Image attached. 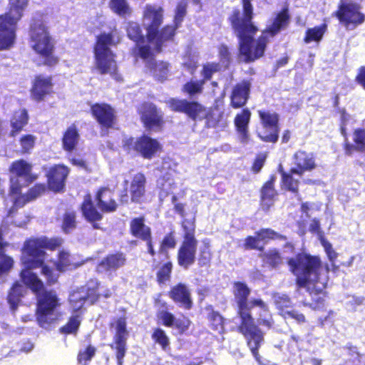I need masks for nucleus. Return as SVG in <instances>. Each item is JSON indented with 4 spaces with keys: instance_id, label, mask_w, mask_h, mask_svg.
I'll list each match as a JSON object with an SVG mask.
<instances>
[{
    "instance_id": "20e7f679",
    "label": "nucleus",
    "mask_w": 365,
    "mask_h": 365,
    "mask_svg": "<svg viewBox=\"0 0 365 365\" xmlns=\"http://www.w3.org/2000/svg\"><path fill=\"white\" fill-rule=\"evenodd\" d=\"M250 293V290L245 284L242 282L235 284L234 295L238 306V314L242 321L240 330L245 336L253 356L259 361V356L257 350L263 341V334L255 325L250 314L251 299L247 300Z\"/></svg>"
},
{
    "instance_id": "9b49d317",
    "label": "nucleus",
    "mask_w": 365,
    "mask_h": 365,
    "mask_svg": "<svg viewBox=\"0 0 365 365\" xmlns=\"http://www.w3.org/2000/svg\"><path fill=\"white\" fill-rule=\"evenodd\" d=\"M29 221V217L24 213H15L14 208H12L8 215L3 220L0 227V275L9 272L14 264L11 257L3 253V241L1 236L9 231V226L23 227Z\"/></svg>"
},
{
    "instance_id": "37998d69",
    "label": "nucleus",
    "mask_w": 365,
    "mask_h": 365,
    "mask_svg": "<svg viewBox=\"0 0 365 365\" xmlns=\"http://www.w3.org/2000/svg\"><path fill=\"white\" fill-rule=\"evenodd\" d=\"M327 30V25L322 24L319 26H315L312 29H309L306 32V36L304 41L309 43L312 41L319 42L322 38L325 31Z\"/></svg>"
},
{
    "instance_id": "a878e982",
    "label": "nucleus",
    "mask_w": 365,
    "mask_h": 365,
    "mask_svg": "<svg viewBox=\"0 0 365 365\" xmlns=\"http://www.w3.org/2000/svg\"><path fill=\"white\" fill-rule=\"evenodd\" d=\"M145 184L146 178L143 173H138L134 175L130 187V192L133 202H141L145 193Z\"/></svg>"
},
{
    "instance_id": "39448f33",
    "label": "nucleus",
    "mask_w": 365,
    "mask_h": 365,
    "mask_svg": "<svg viewBox=\"0 0 365 365\" xmlns=\"http://www.w3.org/2000/svg\"><path fill=\"white\" fill-rule=\"evenodd\" d=\"M118 41L116 31L103 33L98 36L94 47V69L100 74H110L117 80H119L116 73L117 65L110 46Z\"/></svg>"
},
{
    "instance_id": "a19ab883",
    "label": "nucleus",
    "mask_w": 365,
    "mask_h": 365,
    "mask_svg": "<svg viewBox=\"0 0 365 365\" xmlns=\"http://www.w3.org/2000/svg\"><path fill=\"white\" fill-rule=\"evenodd\" d=\"M28 118V113L25 109H21L15 112L11 120L12 126V135H14L15 133L21 130L23 127L27 124Z\"/></svg>"
},
{
    "instance_id": "79ce46f5",
    "label": "nucleus",
    "mask_w": 365,
    "mask_h": 365,
    "mask_svg": "<svg viewBox=\"0 0 365 365\" xmlns=\"http://www.w3.org/2000/svg\"><path fill=\"white\" fill-rule=\"evenodd\" d=\"M26 292V288L19 282H16L14 284L8 296V301L12 309H14L17 307L20 301V297H22Z\"/></svg>"
},
{
    "instance_id": "864d4df0",
    "label": "nucleus",
    "mask_w": 365,
    "mask_h": 365,
    "mask_svg": "<svg viewBox=\"0 0 365 365\" xmlns=\"http://www.w3.org/2000/svg\"><path fill=\"white\" fill-rule=\"evenodd\" d=\"M172 270V264L167 262L162 266L158 272V279L159 282L163 283L168 280L170 277V274Z\"/></svg>"
},
{
    "instance_id": "5fc2aeb1",
    "label": "nucleus",
    "mask_w": 365,
    "mask_h": 365,
    "mask_svg": "<svg viewBox=\"0 0 365 365\" xmlns=\"http://www.w3.org/2000/svg\"><path fill=\"white\" fill-rule=\"evenodd\" d=\"M209 317L213 329L219 332L221 331L223 329L222 317L217 312H212Z\"/></svg>"
},
{
    "instance_id": "a18cd8bd",
    "label": "nucleus",
    "mask_w": 365,
    "mask_h": 365,
    "mask_svg": "<svg viewBox=\"0 0 365 365\" xmlns=\"http://www.w3.org/2000/svg\"><path fill=\"white\" fill-rule=\"evenodd\" d=\"M153 339L166 351L170 346V339L166 333L161 329H155L152 334Z\"/></svg>"
},
{
    "instance_id": "cd10ccee",
    "label": "nucleus",
    "mask_w": 365,
    "mask_h": 365,
    "mask_svg": "<svg viewBox=\"0 0 365 365\" xmlns=\"http://www.w3.org/2000/svg\"><path fill=\"white\" fill-rule=\"evenodd\" d=\"M125 259L122 254L111 255L103 259L97 266V271L101 273H109L122 267Z\"/></svg>"
},
{
    "instance_id": "de8ad7c7",
    "label": "nucleus",
    "mask_w": 365,
    "mask_h": 365,
    "mask_svg": "<svg viewBox=\"0 0 365 365\" xmlns=\"http://www.w3.org/2000/svg\"><path fill=\"white\" fill-rule=\"evenodd\" d=\"M263 261L272 267H276L282 262L279 252L273 249L265 252L262 255Z\"/></svg>"
},
{
    "instance_id": "c03bdc74",
    "label": "nucleus",
    "mask_w": 365,
    "mask_h": 365,
    "mask_svg": "<svg viewBox=\"0 0 365 365\" xmlns=\"http://www.w3.org/2000/svg\"><path fill=\"white\" fill-rule=\"evenodd\" d=\"M82 312H73L68 322L61 329L65 334H72L77 331L81 324V314Z\"/></svg>"
},
{
    "instance_id": "338daca9",
    "label": "nucleus",
    "mask_w": 365,
    "mask_h": 365,
    "mask_svg": "<svg viewBox=\"0 0 365 365\" xmlns=\"http://www.w3.org/2000/svg\"><path fill=\"white\" fill-rule=\"evenodd\" d=\"M266 155L264 153H261L258 155L254 162L252 170L255 173H258L264 165V163L266 160Z\"/></svg>"
},
{
    "instance_id": "6e6552de",
    "label": "nucleus",
    "mask_w": 365,
    "mask_h": 365,
    "mask_svg": "<svg viewBox=\"0 0 365 365\" xmlns=\"http://www.w3.org/2000/svg\"><path fill=\"white\" fill-rule=\"evenodd\" d=\"M30 36L32 48L43 59V63L48 66L56 65L58 58L53 53V42L41 19L34 20L31 25Z\"/></svg>"
},
{
    "instance_id": "2eb2a0df",
    "label": "nucleus",
    "mask_w": 365,
    "mask_h": 365,
    "mask_svg": "<svg viewBox=\"0 0 365 365\" xmlns=\"http://www.w3.org/2000/svg\"><path fill=\"white\" fill-rule=\"evenodd\" d=\"M336 15L340 22L349 30L361 24L365 19L364 15L359 11L357 4L342 2Z\"/></svg>"
},
{
    "instance_id": "2f4dec72",
    "label": "nucleus",
    "mask_w": 365,
    "mask_h": 365,
    "mask_svg": "<svg viewBox=\"0 0 365 365\" xmlns=\"http://www.w3.org/2000/svg\"><path fill=\"white\" fill-rule=\"evenodd\" d=\"M150 53L149 58L143 59L146 63V66L150 68V71L155 78L161 81L165 79L169 72L168 63L163 61L153 62V53L150 48Z\"/></svg>"
},
{
    "instance_id": "dca6fc26",
    "label": "nucleus",
    "mask_w": 365,
    "mask_h": 365,
    "mask_svg": "<svg viewBox=\"0 0 365 365\" xmlns=\"http://www.w3.org/2000/svg\"><path fill=\"white\" fill-rule=\"evenodd\" d=\"M124 147L128 150H136L147 159L152 158L160 150L158 141L148 136H143L135 140L133 138L127 139L125 140Z\"/></svg>"
},
{
    "instance_id": "bf43d9fd",
    "label": "nucleus",
    "mask_w": 365,
    "mask_h": 365,
    "mask_svg": "<svg viewBox=\"0 0 365 365\" xmlns=\"http://www.w3.org/2000/svg\"><path fill=\"white\" fill-rule=\"evenodd\" d=\"M35 140V137L31 135L23 136L21 139V145L23 150L26 152L31 150L34 147Z\"/></svg>"
},
{
    "instance_id": "13d9d810",
    "label": "nucleus",
    "mask_w": 365,
    "mask_h": 365,
    "mask_svg": "<svg viewBox=\"0 0 365 365\" xmlns=\"http://www.w3.org/2000/svg\"><path fill=\"white\" fill-rule=\"evenodd\" d=\"M186 14V4L184 2H180L176 9V14L175 16V24L176 26L182 22Z\"/></svg>"
},
{
    "instance_id": "4c0bfd02",
    "label": "nucleus",
    "mask_w": 365,
    "mask_h": 365,
    "mask_svg": "<svg viewBox=\"0 0 365 365\" xmlns=\"http://www.w3.org/2000/svg\"><path fill=\"white\" fill-rule=\"evenodd\" d=\"M275 191L272 181L267 182L262 189L261 205L262 209L268 210L274 203V197Z\"/></svg>"
},
{
    "instance_id": "58836bf2",
    "label": "nucleus",
    "mask_w": 365,
    "mask_h": 365,
    "mask_svg": "<svg viewBox=\"0 0 365 365\" xmlns=\"http://www.w3.org/2000/svg\"><path fill=\"white\" fill-rule=\"evenodd\" d=\"M108 4L110 10L120 16L125 17L132 13L127 0H110Z\"/></svg>"
},
{
    "instance_id": "052dcab7",
    "label": "nucleus",
    "mask_w": 365,
    "mask_h": 365,
    "mask_svg": "<svg viewBox=\"0 0 365 365\" xmlns=\"http://www.w3.org/2000/svg\"><path fill=\"white\" fill-rule=\"evenodd\" d=\"M321 243L331 261H334L337 257V253L333 250L332 246L329 242L324 238L321 239Z\"/></svg>"
},
{
    "instance_id": "c756f323",
    "label": "nucleus",
    "mask_w": 365,
    "mask_h": 365,
    "mask_svg": "<svg viewBox=\"0 0 365 365\" xmlns=\"http://www.w3.org/2000/svg\"><path fill=\"white\" fill-rule=\"evenodd\" d=\"M253 307L259 309L258 323L268 329L271 328L273 320L267 305L260 299H251V309Z\"/></svg>"
},
{
    "instance_id": "e2e57ef3",
    "label": "nucleus",
    "mask_w": 365,
    "mask_h": 365,
    "mask_svg": "<svg viewBox=\"0 0 365 365\" xmlns=\"http://www.w3.org/2000/svg\"><path fill=\"white\" fill-rule=\"evenodd\" d=\"M219 70V65L215 63H207L202 70V74L205 79H210L213 73Z\"/></svg>"
},
{
    "instance_id": "f257e3e1",
    "label": "nucleus",
    "mask_w": 365,
    "mask_h": 365,
    "mask_svg": "<svg viewBox=\"0 0 365 365\" xmlns=\"http://www.w3.org/2000/svg\"><path fill=\"white\" fill-rule=\"evenodd\" d=\"M62 244L61 238L41 237L27 240L22 247L21 261L24 268L20 277L24 284L36 294L37 322L40 327L46 329H51L61 318L62 313L59 310L61 302L55 291L40 292L43 288V284L31 269L42 267V274L47 278L48 283H55L58 275L43 265L47 257L44 250H54Z\"/></svg>"
},
{
    "instance_id": "5701e85b",
    "label": "nucleus",
    "mask_w": 365,
    "mask_h": 365,
    "mask_svg": "<svg viewBox=\"0 0 365 365\" xmlns=\"http://www.w3.org/2000/svg\"><path fill=\"white\" fill-rule=\"evenodd\" d=\"M141 118L145 125L149 129L158 128L162 122V115L152 103H145L142 106Z\"/></svg>"
},
{
    "instance_id": "f8f14e48",
    "label": "nucleus",
    "mask_w": 365,
    "mask_h": 365,
    "mask_svg": "<svg viewBox=\"0 0 365 365\" xmlns=\"http://www.w3.org/2000/svg\"><path fill=\"white\" fill-rule=\"evenodd\" d=\"M169 105L173 110L185 113L194 120L206 119L208 127L215 126V123L209 120L210 110L198 103L173 98L169 101Z\"/></svg>"
},
{
    "instance_id": "6ab92c4d",
    "label": "nucleus",
    "mask_w": 365,
    "mask_h": 365,
    "mask_svg": "<svg viewBox=\"0 0 365 365\" xmlns=\"http://www.w3.org/2000/svg\"><path fill=\"white\" fill-rule=\"evenodd\" d=\"M273 299L277 309L280 311L281 315L285 319H293L299 324L306 322L304 314L294 309H289L292 302L286 294L277 293L274 294Z\"/></svg>"
},
{
    "instance_id": "6e6d98bb",
    "label": "nucleus",
    "mask_w": 365,
    "mask_h": 365,
    "mask_svg": "<svg viewBox=\"0 0 365 365\" xmlns=\"http://www.w3.org/2000/svg\"><path fill=\"white\" fill-rule=\"evenodd\" d=\"M260 240L281 238L282 236L270 229H262L257 232Z\"/></svg>"
},
{
    "instance_id": "c9c22d12",
    "label": "nucleus",
    "mask_w": 365,
    "mask_h": 365,
    "mask_svg": "<svg viewBox=\"0 0 365 365\" xmlns=\"http://www.w3.org/2000/svg\"><path fill=\"white\" fill-rule=\"evenodd\" d=\"M158 187L160 189V197H166L176 188L171 173H168L158 180Z\"/></svg>"
},
{
    "instance_id": "c85d7f7f",
    "label": "nucleus",
    "mask_w": 365,
    "mask_h": 365,
    "mask_svg": "<svg viewBox=\"0 0 365 365\" xmlns=\"http://www.w3.org/2000/svg\"><path fill=\"white\" fill-rule=\"evenodd\" d=\"M250 92V83L243 81L237 84L232 91L231 103L234 108L243 106L248 98Z\"/></svg>"
},
{
    "instance_id": "603ef678",
    "label": "nucleus",
    "mask_w": 365,
    "mask_h": 365,
    "mask_svg": "<svg viewBox=\"0 0 365 365\" xmlns=\"http://www.w3.org/2000/svg\"><path fill=\"white\" fill-rule=\"evenodd\" d=\"M76 216L73 212H66L64 215L62 229L64 232L68 233L76 227Z\"/></svg>"
},
{
    "instance_id": "4d7b16f0",
    "label": "nucleus",
    "mask_w": 365,
    "mask_h": 365,
    "mask_svg": "<svg viewBox=\"0 0 365 365\" xmlns=\"http://www.w3.org/2000/svg\"><path fill=\"white\" fill-rule=\"evenodd\" d=\"M158 317L163 321L165 326L170 327L174 325L175 318L171 313L166 311H161L158 314Z\"/></svg>"
},
{
    "instance_id": "0eeeda50",
    "label": "nucleus",
    "mask_w": 365,
    "mask_h": 365,
    "mask_svg": "<svg viewBox=\"0 0 365 365\" xmlns=\"http://www.w3.org/2000/svg\"><path fill=\"white\" fill-rule=\"evenodd\" d=\"M28 6V0H9V11L0 16V51L10 49L16 40L18 21Z\"/></svg>"
},
{
    "instance_id": "09e8293b",
    "label": "nucleus",
    "mask_w": 365,
    "mask_h": 365,
    "mask_svg": "<svg viewBox=\"0 0 365 365\" xmlns=\"http://www.w3.org/2000/svg\"><path fill=\"white\" fill-rule=\"evenodd\" d=\"M204 81H190L183 86V91L190 96L200 93L202 91Z\"/></svg>"
},
{
    "instance_id": "7ed1b4c3",
    "label": "nucleus",
    "mask_w": 365,
    "mask_h": 365,
    "mask_svg": "<svg viewBox=\"0 0 365 365\" xmlns=\"http://www.w3.org/2000/svg\"><path fill=\"white\" fill-rule=\"evenodd\" d=\"M291 271L297 277L299 287H305L314 302L311 306L321 309L324 306V289L328 282V266H323L320 259L307 254H299L288 262Z\"/></svg>"
},
{
    "instance_id": "b1692460",
    "label": "nucleus",
    "mask_w": 365,
    "mask_h": 365,
    "mask_svg": "<svg viewBox=\"0 0 365 365\" xmlns=\"http://www.w3.org/2000/svg\"><path fill=\"white\" fill-rule=\"evenodd\" d=\"M170 298L181 307L190 309L192 307V302L190 292L184 284H178L174 286L170 292Z\"/></svg>"
},
{
    "instance_id": "a211bd4d",
    "label": "nucleus",
    "mask_w": 365,
    "mask_h": 365,
    "mask_svg": "<svg viewBox=\"0 0 365 365\" xmlns=\"http://www.w3.org/2000/svg\"><path fill=\"white\" fill-rule=\"evenodd\" d=\"M263 130L259 131V137L264 141L275 143L278 140V116L269 111H259Z\"/></svg>"
},
{
    "instance_id": "9d476101",
    "label": "nucleus",
    "mask_w": 365,
    "mask_h": 365,
    "mask_svg": "<svg viewBox=\"0 0 365 365\" xmlns=\"http://www.w3.org/2000/svg\"><path fill=\"white\" fill-rule=\"evenodd\" d=\"M182 227L184 235L178 253V262L180 266L187 269L195 262L197 241L195 237V225L192 222L184 220Z\"/></svg>"
},
{
    "instance_id": "ddd939ff",
    "label": "nucleus",
    "mask_w": 365,
    "mask_h": 365,
    "mask_svg": "<svg viewBox=\"0 0 365 365\" xmlns=\"http://www.w3.org/2000/svg\"><path fill=\"white\" fill-rule=\"evenodd\" d=\"M31 165L20 160L14 162L11 168V195H17L21 187L31 182L34 178L31 173Z\"/></svg>"
},
{
    "instance_id": "f3484780",
    "label": "nucleus",
    "mask_w": 365,
    "mask_h": 365,
    "mask_svg": "<svg viewBox=\"0 0 365 365\" xmlns=\"http://www.w3.org/2000/svg\"><path fill=\"white\" fill-rule=\"evenodd\" d=\"M96 285L82 287L73 291L69 296V304L73 312H82L86 303H94L98 299Z\"/></svg>"
},
{
    "instance_id": "aec40b11",
    "label": "nucleus",
    "mask_w": 365,
    "mask_h": 365,
    "mask_svg": "<svg viewBox=\"0 0 365 365\" xmlns=\"http://www.w3.org/2000/svg\"><path fill=\"white\" fill-rule=\"evenodd\" d=\"M128 37L136 43V48L134 53L136 56L143 59H148L150 57V48L148 45H145V38L141 35L140 26L137 23L130 22L127 28Z\"/></svg>"
},
{
    "instance_id": "ea45409f",
    "label": "nucleus",
    "mask_w": 365,
    "mask_h": 365,
    "mask_svg": "<svg viewBox=\"0 0 365 365\" xmlns=\"http://www.w3.org/2000/svg\"><path fill=\"white\" fill-rule=\"evenodd\" d=\"M354 141L355 145H350L349 143L346 144L345 151L348 155H351L352 153V150L356 148L358 150H365V130L364 129H357L354 133Z\"/></svg>"
},
{
    "instance_id": "72a5a7b5",
    "label": "nucleus",
    "mask_w": 365,
    "mask_h": 365,
    "mask_svg": "<svg viewBox=\"0 0 365 365\" xmlns=\"http://www.w3.org/2000/svg\"><path fill=\"white\" fill-rule=\"evenodd\" d=\"M79 135L76 128L71 125L67 128L63 136V148L68 152L72 151L78 144Z\"/></svg>"
},
{
    "instance_id": "f704fd0d",
    "label": "nucleus",
    "mask_w": 365,
    "mask_h": 365,
    "mask_svg": "<svg viewBox=\"0 0 365 365\" xmlns=\"http://www.w3.org/2000/svg\"><path fill=\"white\" fill-rule=\"evenodd\" d=\"M81 209L84 217L90 222L100 220L102 217L101 213H99L93 206L91 195H89L85 197Z\"/></svg>"
},
{
    "instance_id": "473e14b6",
    "label": "nucleus",
    "mask_w": 365,
    "mask_h": 365,
    "mask_svg": "<svg viewBox=\"0 0 365 365\" xmlns=\"http://www.w3.org/2000/svg\"><path fill=\"white\" fill-rule=\"evenodd\" d=\"M130 231L133 236L147 240L150 237V229L144 223L143 218H135L130 222Z\"/></svg>"
},
{
    "instance_id": "7c9ffc66",
    "label": "nucleus",
    "mask_w": 365,
    "mask_h": 365,
    "mask_svg": "<svg viewBox=\"0 0 365 365\" xmlns=\"http://www.w3.org/2000/svg\"><path fill=\"white\" fill-rule=\"evenodd\" d=\"M96 200L98 207L103 212H113L116 210L117 204L113 199V193L108 188H101L97 193Z\"/></svg>"
},
{
    "instance_id": "680f3d73",
    "label": "nucleus",
    "mask_w": 365,
    "mask_h": 365,
    "mask_svg": "<svg viewBox=\"0 0 365 365\" xmlns=\"http://www.w3.org/2000/svg\"><path fill=\"white\" fill-rule=\"evenodd\" d=\"M260 239L258 237L257 235L256 237L249 236L245 239L244 247L247 250L248 249H259L261 248L259 247V242Z\"/></svg>"
},
{
    "instance_id": "69168bd1",
    "label": "nucleus",
    "mask_w": 365,
    "mask_h": 365,
    "mask_svg": "<svg viewBox=\"0 0 365 365\" xmlns=\"http://www.w3.org/2000/svg\"><path fill=\"white\" fill-rule=\"evenodd\" d=\"M219 53L221 58L222 63L224 66H227L230 62V53L228 48L225 46H221L219 48Z\"/></svg>"
},
{
    "instance_id": "4be33fe9",
    "label": "nucleus",
    "mask_w": 365,
    "mask_h": 365,
    "mask_svg": "<svg viewBox=\"0 0 365 365\" xmlns=\"http://www.w3.org/2000/svg\"><path fill=\"white\" fill-rule=\"evenodd\" d=\"M93 115L104 127L113 126L115 120L113 109L106 103H96L91 106Z\"/></svg>"
},
{
    "instance_id": "f03ea898",
    "label": "nucleus",
    "mask_w": 365,
    "mask_h": 365,
    "mask_svg": "<svg viewBox=\"0 0 365 365\" xmlns=\"http://www.w3.org/2000/svg\"><path fill=\"white\" fill-rule=\"evenodd\" d=\"M252 14L242 15L237 11L231 17L232 26L239 38L240 56L245 62L254 61L264 54L269 37H272L280 30L284 29L289 24V15L287 9H284L275 17L269 28L262 32L257 38L253 36L257 28L252 24Z\"/></svg>"
},
{
    "instance_id": "0e129e2a",
    "label": "nucleus",
    "mask_w": 365,
    "mask_h": 365,
    "mask_svg": "<svg viewBox=\"0 0 365 365\" xmlns=\"http://www.w3.org/2000/svg\"><path fill=\"white\" fill-rule=\"evenodd\" d=\"M190 324V322L188 319L182 317V319H175L173 326L182 332L188 329Z\"/></svg>"
},
{
    "instance_id": "1a4fd4ad",
    "label": "nucleus",
    "mask_w": 365,
    "mask_h": 365,
    "mask_svg": "<svg viewBox=\"0 0 365 365\" xmlns=\"http://www.w3.org/2000/svg\"><path fill=\"white\" fill-rule=\"evenodd\" d=\"M294 165L296 168H292L289 173L282 174L283 185L292 192L297 191L299 178L302 174L314 170L317 166L314 154L302 150L295 153Z\"/></svg>"
},
{
    "instance_id": "49530a36",
    "label": "nucleus",
    "mask_w": 365,
    "mask_h": 365,
    "mask_svg": "<svg viewBox=\"0 0 365 365\" xmlns=\"http://www.w3.org/2000/svg\"><path fill=\"white\" fill-rule=\"evenodd\" d=\"M96 354V348L88 345L85 349H81L78 356V361L81 364L87 365Z\"/></svg>"
},
{
    "instance_id": "774afa93",
    "label": "nucleus",
    "mask_w": 365,
    "mask_h": 365,
    "mask_svg": "<svg viewBox=\"0 0 365 365\" xmlns=\"http://www.w3.org/2000/svg\"><path fill=\"white\" fill-rule=\"evenodd\" d=\"M182 63L184 66H187V68L191 71H192L193 68L196 66V63H197L195 56H191L190 54L187 61V57L185 56Z\"/></svg>"
},
{
    "instance_id": "393cba45",
    "label": "nucleus",
    "mask_w": 365,
    "mask_h": 365,
    "mask_svg": "<svg viewBox=\"0 0 365 365\" xmlns=\"http://www.w3.org/2000/svg\"><path fill=\"white\" fill-rule=\"evenodd\" d=\"M51 91L52 83L51 78L38 76L35 78L31 90V97L33 99L37 101H42Z\"/></svg>"
},
{
    "instance_id": "412c9836",
    "label": "nucleus",
    "mask_w": 365,
    "mask_h": 365,
    "mask_svg": "<svg viewBox=\"0 0 365 365\" xmlns=\"http://www.w3.org/2000/svg\"><path fill=\"white\" fill-rule=\"evenodd\" d=\"M67 167L58 165L51 168L48 173V183L49 188L54 192H60L64 187L65 180L68 175Z\"/></svg>"
},
{
    "instance_id": "4468645a",
    "label": "nucleus",
    "mask_w": 365,
    "mask_h": 365,
    "mask_svg": "<svg viewBox=\"0 0 365 365\" xmlns=\"http://www.w3.org/2000/svg\"><path fill=\"white\" fill-rule=\"evenodd\" d=\"M110 327L114 333V346H112V348L116 350V358L118 365H122L126 351V341L128 336L125 317H121L113 319L110 324Z\"/></svg>"
},
{
    "instance_id": "8fccbe9b",
    "label": "nucleus",
    "mask_w": 365,
    "mask_h": 365,
    "mask_svg": "<svg viewBox=\"0 0 365 365\" xmlns=\"http://www.w3.org/2000/svg\"><path fill=\"white\" fill-rule=\"evenodd\" d=\"M175 245L176 241L173 234L169 233L164 237L160 244L159 252L160 254L167 255L168 250L174 248L175 247Z\"/></svg>"
},
{
    "instance_id": "423d86ee",
    "label": "nucleus",
    "mask_w": 365,
    "mask_h": 365,
    "mask_svg": "<svg viewBox=\"0 0 365 365\" xmlns=\"http://www.w3.org/2000/svg\"><path fill=\"white\" fill-rule=\"evenodd\" d=\"M163 10L160 7L147 5L143 14V25L147 29V41L150 49L159 52L163 43L173 36L178 26H167L160 34L158 29L162 23Z\"/></svg>"
},
{
    "instance_id": "bb28decb",
    "label": "nucleus",
    "mask_w": 365,
    "mask_h": 365,
    "mask_svg": "<svg viewBox=\"0 0 365 365\" xmlns=\"http://www.w3.org/2000/svg\"><path fill=\"white\" fill-rule=\"evenodd\" d=\"M251 112L248 109H243L235 118V125L239 133L240 139L242 143H247L249 139L248 125L250 120Z\"/></svg>"
},
{
    "instance_id": "3c124183",
    "label": "nucleus",
    "mask_w": 365,
    "mask_h": 365,
    "mask_svg": "<svg viewBox=\"0 0 365 365\" xmlns=\"http://www.w3.org/2000/svg\"><path fill=\"white\" fill-rule=\"evenodd\" d=\"M58 271H63L71 265V259L69 253L65 250L59 252L58 259L55 263Z\"/></svg>"
},
{
    "instance_id": "e433bc0d",
    "label": "nucleus",
    "mask_w": 365,
    "mask_h": 365,
    "mask_svg": "<svg viewBox=\"0 0 365 365\" xmlns=\"http://www.w3.org/2000/svg\"><path fill=\"white\" fill-rule=\"evenodd\" d=\"M44 190L45 186L43 185H37L29 190L26 197L24 195H19L20 193L17 195H11L12 200H14V206H22L26 201L36 198L39 195L43 193Z\"/></svg>"
}]
</instances>
